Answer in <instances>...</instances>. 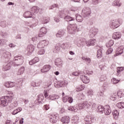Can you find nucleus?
Segmentation results:
<instances>
[{
  "instance_id": "9",
  "label": "nucleus",
  "mask_w": 124,
  "mask_h": 124,
  "mask_svg": "<svg viewBox=\"0 0 124 124\" xmlns=\"http://www.w3.org/2000/svg\"><path fill=\"white\" fill-rule=\"evenodd\" d=\"M50 69H51V66L50 65H45L41 69V72L43 73H45V72H48Z\"/></svg>"
},
{
  "instance_id": "49",
  "label": "nucleus",
  "mask_w": 124,
  "mask_h": 124,
  "mask_svg": "<svg viewBox=\"0 0 124 124\" xmlns=\"http://www.w3.org/2000/svg\"><path fill=\"white\" fill-rule=\"evenodd\" d=\"M68 101L69 103H72L73 102V99L71 97H68Z\"/></svg>"
},
{
  "instance_id": "12",
  "label": "nucleus",
  "mask_w": 124,
  "mask_h": 124,
  "mask_svg": "<svg viewBox=\"0 0 124 124\" xmlns=\"http://www.w3.org/2000/svg\"><path fill=\"white\" fill-rule=\"evenodd\" d=\"M123 52H124V51L123 50V47L122 46L117 48L116 54L114 55V57H117V56H119V55H122Z\"/></svg>"
},
{
  "instance_id": "33",
  "label": "nucleus",
  "mask_w": 124,
  "mask_h": 124,
  "mask_svg": "<svg viewBox=\"0 0 124 124\" xmlns=\"http://www.w3.org/2000/svg\"><path fill=\"white\" fill-rule=\"evenodd\" d=\"M76 20L78 22H82L83 21V17L79 15H76Z\"/></svg>"
},
{
  "instance_id": "11",
  "label": "nucleus",
  "mask_w": 124,
  "mask_h": 124,
  "mask_svg": "<svg viewBox=\"0 0 124 124\" xmlns=\"http://www.w3.org/2000/svg\"><path fill=\"white\" fill-rule=\"evenodd\" d=\"M4 86L6 87V88H13V87H15V82H7L4 84Z\"/></svg>"
},
{
  "instance_id": "25",
  "label": "nucleus",
  "mask_w": 124,
  "mask_h": 124,
  "mask_svg": "<svg viewBox=\"0 0 124 124\" xmlns=\"http://www.w3.org/2000/svg\"><path fill=\"white\" fill-rule=\"evenodd\" d=\"M96 34V31H94V30H91L89 33L90 37H93Z\"/></svg>"
},
{
  "instance_id": "48",
  "label": "nucleus",
  "mask_w": 124,
  "mask_h": 124,
  "mask_svg": "<svg viewBox=\"0 0 124 124\" xmlns=\"http://www.w3.org/2000/svg\"><path fill=\"white\" fill-rule=\"evenodd\" d=\"M45 97L46 98L49 96V93L47 92V91H44V92Z\"/></svg>"
},
{
  "instance_id": "63",
  "label": "nucleus",
  "mask_w": 124,
  "mask_h": 124,
  "mask_svg": "<svg viewBox=\"0 0 124 124\" xmlns=\"http://www.w3.org/2000/svg\"><path fill=\"white\" fill-rule=\"evenodd\" d=\"M54 74H55V75H59V74H60V73L58 71H56L54 72Z\"/></svg>"
},
{
  "instance_id": "19",
  "label": "nucleus",
  "mask_w": 124,
  "mask_h": 124,
  "mask_svg": "<svg viewBox=\"0 0 124 124\" xmlns=\"http://www.w3.org/2000/svg\"><path fill=\"white\" fill-rule=\"evenodd\" d=\"M119 111H118L117 110H114L112 111V115L114 119H115V120H117V119H118L119 117Z\"/></svg>"
},
{
  "instance_id": "26",
  "label": "nucleus",
  "mask_w": 124,
  "mask_h": 124,
  "mask_svg": "<svg viewBox=\"0 0 124 124\" xmlns=\"http://www.w3.org/2000/svg\"><path fill=\"white\" fill-rule=\"evenodd\" d=\"M117 72L118 73L117 75H119V74H120L122 71H124V67H118Z\"/></svg>"
},
{
  "instance_id": "46",
  "label": "nucleus",
  "mask_w": 124,
  "mask_h": 124,
  "mask_svg": "<svg viewBox=\"0 0 124 124\" xmlns=\"http://www.w3.org/2000/svg\"><path fill=\"white\" fill-rule=\"evenodd\" d=\"M33 62H34V63H36V62H39V58L38 57H35L33 59Z\"/></svg>"
},
{
  "instance_id": "51",
  "label": "nucleus",
  "mask_w": 124,
  "mask_h": 124,
  "mask_svg": "<svg viewBox=\"0 0 124 124\" xmlns=\"http://www.w3.org/2000/svg\"><path fill=\"white\" fill-rule=\"evenodd\" d=\"M68 100V97L66 96V97H63L62 100H63V102H66Z\"/></svg>"
},
{
  "instance_id": "15",
  "label": "nucleus",
  "mask_w": 124,
  "mask_h": 124,
  "mask_svg": "<svg viewBox=\"0 0 124 124\" xmlns=\"http://www.w3.org/2000/svg\"><path fill=\"white\" fill-rule=\"evenodd\" d=\"M39 11V8L36 6H34L31 8V12L33 14H36Z\"/></svg>"
},
{
  "instance_id": "31",
  "label": "nucleus",
  "mask_w": 124,
  "mask_h": 124,
  "mask_svg": "<svg viewBox=\"0 0 124 124\" xmlns=\"http://www.w3.org/2000/svg\"><path fill=\"white\" fill-rule=\"evenodd\" d=\"M64 19L67 21V22H70V21H73L74 20V18L73 17H71L70 16H65Z\"/></svg>"
},
{
  "instance_id": "60",
  "label": "nucleus",
  "mask_w": 124,
  "mask_h": 124,
  "mask_svg": "<svg viewBox=\"0 0 124 124\" xmlns=\"http://www.w3.org/2000/svg\"><path fill=\"white\" fill-rule=\"evenodd\" d=\"M86 124H93V122H92V120H91L90 121H86Z\"/></svg>"
},
{
  "instance_id": "40",
  "label": "nucleus",
  "mask_w": 124,
  "mask_h": 124,
  "mask_svg": "<svg viewBox=\"0 0 124 124\" xmlns=\"http://www.w3.org/2000/svg\"><path fill=\"white\" fill-rule=\"evenodd\" d=\"M112 52H113V48L110 47L107 50L106 52V55H109V54H111Z\"/></svg>"
},
{
  "instance_id": "55",
  "label": "nucleus",
  "mask_w": 124,
  "mask_h": 124,
  "mask_svg": "<svg viewBox=\"0 0 124 124\" xmlns=\"http://www.w3.org/2000/svg\"><path fill=\"white\" fill-rule=\"evenodd\" d=\"M86 106H87V108H89V107H90V106H92V102H90L88 103H87Z\"/></svg>"
},
{
  "instance_id": "64",
  "label": "nucleus",
  "mask_w": 124,
  "mask_h": 124,
  "mask_svg": "<svg viewBox=\"0 0 124 124\" xmlns=\"http://www.w3.org/2000/svg\"><path fill=\"white\" fill-rule=\"evenodd\" d=\"M52 7L54 8H55V7H58V5H57V4H53V5H52Z\"/></svg>"
},
{
  "instance_id": "58",
  "label": "nucleus",
  "mask_w": 124,
  "mask_h": 124,
  "mask_svg": "<svg viewBox=\"0 0 124 124\" xmlns=\"http://www.w3.org/2000/svg\"><path fill=\"white\" fill-rule=\"evenodd\" d=\"M9 47H11V48H13V47H15V45L13 44H10L9 45Z\"/></svg>"
},
{
  "instance_id": "28",
  "label": "nucleus",
  "mask_w": 124,
  "mask_h": 124,
  "mask_svg": "<svg viewBox=\"0 0 124 124\" xmlns=\"http://www.w3.org/2000/svg\"><path fill=\"white\" fill-rule=\"evenodd\" d=\"M117 107H118V108L123 109V108H124V102H120L117 103Z\"/></svg>"
},
{
  "instance_id": "4",
  "label": "nucleus",
  "mask_w": 124,
  "mask_h": 124,
  "mask_svg": "<svg viewBox=\"0 0 124 124\" xmlns=\"http://www.w3.org/2000/svg\"><path fill=\"white\" fill-rule=\"evenodd\" d=\"M69 32L72 33L73 31H77V25L76 24H70L67 27Z\"/></svg>"
},
{
  "instance_id": "3",
  "label": "nucleus",
  "mask_w": 124,
  "mask_h": 124,
  "mask_svg": "<svg viewBox=\"0 0 124 124\" xmlns=\"http://www.w3.org/2000/svg\"><path fill=\"white\" fill-rule=\"evenodd\" d=\"M58 121H59V115L58 114L51 115L49 116V122L51 124H56Z\"/></svg>"
},
{
  "instance_id": "21",
  "label": "nucleus",
  "mask_w": 124,
  "mask_h": 124,
  "mask_svg": "<svg viewBox=\"0 0 124 124\" xmlns=\"http://www.w3.org/2000/svg\"><path fill=\"white\" fill-rule=\"evenodd\" d=\"M31 17H32V15H31V12H25L24 14V18H31Z\"/></svg>"
},
{
  "instance_id": "59",
  "label": "nucleus",
  "mask_w": 124,
  "mask_h": 124,
  "mask_svg": "<svg viewBox=\"0 0 124 124\" xmlns=\"http://www.w3.org/2000/svg\"><path fill=\"white\" fill-rule=\"evenodd\" d=\"M92 107H93V108H96V104H93L92 105Z\"/></svg>"
},
{
  "instance_id": "7",
  "label": "nucleus",
  "mask_w": 124,
  "mask_h": 124,
  "mask_svg": "<svg viewBox=\"0 0 124 124\" xmlns=\"http://www.w3.org/2000/svg\"><path fill=\"white\" fill-rule=\"evenodd\" d=\"M47 33V29L44 27L42 28L38 34L39 37H43Z\"/></svg>"
},
{
  "instance_id": "13",
  "label": "nucleus",
  "mask_w": 124,
  "mask_h": 124,
  "mask_svg": "<svg viewBox=\"0 0 124 124\" xmlns=\"http://www.w3.org/2000/svg\"><path fill=\"white\" fill-rule=\"evenodd\" d=\"M61 121L63 124H67L68 123H69V117L67 116L63 117L61 119Z\"/></svg>"
},
{
  "instance_id": "17",
  "label": "nucleus",
  "mask_w": 124,
  "mask_h": 124,
  "mask_svg": "<svg viewBox=\"0 0 124 124\" xmlns=\"http://www.w3.org/2000/svg\"><path fill=\"white\" fill-rule=\"evenodd\" d=\"M112 38L113 39H120L121 38V33L119 32H114L112 35Z\"/></svg>"
},
{
  "instance_id": "20",
  "label": "nucleus",
  "mask_w": 124,
  "mask_h": 124,
  "mask_svg": "<svg viewBox=\"0 0 124 124\" xmlns=\"http://www.w3.org/2000/svg\"><path fill=\"white\" fill-rule=\"evenodd\" d=\"M35 48V47L34 46H33L32 45H30L28 47V51L30 53H32V52H33V51H34Z\"/></svg>"
},
{
  "instance_id": "22",
  "label": "nucleus",
  "mask_w": 124,
  "mask_h": 124,
  "mask_svg": "<svg viewBox=\"0 0 124 124\" xmlns=\"http://www.w3.org/2000/svg\"><path fill=\"white\" fill-rule=\"evenodd\" d=\"M82 12L85 14V15H89L91 13V10L89 8H84L82 10Z\"/></svg>"
},
{
  "instance_id": "44",
  "label": "nucleus",
  "mask_w": 124,
  "mask_h": 124,
  "mask_svg": "<svg viewBox=\"0 0 124 124\" xmlns=\"http://www.w3.org/2000/svg\"><path fill=\"white\" fill-rule=\"evenodd\" d=\"M48 22H49V19H48V18L46 17L43 18V24H47Z\"/></svg>"
},
{
  "instance_id": "56",
  "label": "nucleus",
  "mask_w": 124,
  "mask_h": 124,
  "mask_svg": "<svg viewBox=\"0 0 124 124\" xmlns=\"http://www.w3.org/2000/svg\"><path fill=\"white\" fill-rule=\"evenodd\" d=\"M19 124H24V118H22L21 120H19Z\"/></svg>"
},
{
  "instance_id": "45",
  "label": "nucleus",
  "mask_w": 124,
  "mask_h": 124,
  "mask_svg": "<svg viewBox=\"0 0 124 124\" xmlns=\"http://www.w3.org/2000/svg\"><path fill=\"white\" fill-rule=\"evenodd\" d=\"M48 109H50V106L48 105H45L44 106V109L46 110V111H47V110H48Z\"/></svg>"
},
{
  "instance_id": "34",
  "label": "nucleus",
  "mask_w": 124,
  "mask_h": 124,
  "mask_svg": "<svg viewBox=\"0 0 124 124\" xmlns=\"http://www.w3.org/2000/svg\"><path fill=\"white\" fill-rule=\"evenodd\" d=\"M84 89H85V86L84 85H80V87H78L76 89V91L77 92H81V91H83Z\"/></svg>"
},
{
  "instance_id": "27",
  "label": "nucleus",
  "mask_w": 124,
  "mask_h": 124,
  "mask_svg": "<svg viewBox=\"0 0 124 124\" xmlns=\"http://www.w3.org/2000/svg\"><path fill=\"white\" fill-rule=\"evenodd\" d=\"M69 47V44H68V43H65L61 45V47L62 49H66Z\"/></svg>"
},
{
  "instance_id": "41",
  "label": "nucleus",
  "mask_w": 124,
  "mask_h": 124,
  "mask_svg": "<svg viewBox=\"0 0 124 124\" xmlns=\"http://www.w3.org/2000/svg\"><path fill=\"white\" fill-rule=\"evenodd\" d=\"M38 101H42L44 99V96L42 94H40L38 96Z\"/></svg>"
},
{
  "instance_id": "42",
  "label": "nucleus",
  "mask_w": 124,
  "mask_h": 124,
  "mask_svg": "<svg viewBox=\"0 0 124 124\" xmlns=\"http://www.w3.org/2000/svg\"><path fill=\"white\" fill-rule=\"evenodd\" d=\"M63 34H64V33L62 32V31H59L58 33L56 34V36L57 37H62V36L63 35Z\"/></svg>"
},
{
  "instance_id": "50",
  "label": "nucleus",
  "mask_w": 124,
  "mask_h": 124,
  "mask_svg": "<svg viewBox=\"0 0 124 124\" xmlns=\"http://www.w3.org/2000/svg\"><path fill=\"white\" fill-rule=\"evenodd\" d=\"M65 112V109L64 108H62L61 110L60 111V114H63Z\"/></svg>"
},
{
  "instance_id": "54",
  "label": "nucleus",
  "mask_w": 124,
  "mask_h": 124,
  "mask_svg": "<svg viewBox=\"0 0 124 124\" xmlns=\"http://www.w3.org/2000/svg\"><path fill=\"white\" fill-rule=\"evenodd\" d=\"M34 63H34V62L33 60L29 62V64H30V65H32V64H34Z\"/></svg>"
},
{
  "instance_id": "53",
  "label": "nucleus",
  "mask_w": 124,
  "mask_h": 124,
  "mask_svg": "<svg viewBox=\"0 0 124 124\" xmlns=\"http://www.w3.org/2000/svg\"><path fill=\"white\" fill-rule=\"evenodd\" d=\"M12 114L13 115H16V114H18V109H16L14 110L12 112Z\"/></svg>"
},
{
  "instance_id": "61",
  "label": "nucleus",
  "mask_w": 124,
  "mask_h": 124,
  "mask_svg": "<svg viewBox=\"0 0 124 124\" xmlns=\"http://www.w3.org/2000/svg\"><path fill=\"white\" fill-rule=\"evenodd\" d=\"M6 124H11V121L7 120L6 122Z\"/></svg>"
},
{
  "instance_id": "62",
  "label": "nucleus",
  "mask_w": 124,
  "mask_h": 124,
  "mask_svg": "<svg viewBox=\"0 0 124 124\" xmlns=\"http://www.w3.org/2000/svg\"><path fill=\"white\" fill-rule=\"evenodd\" d=\"M69 54L70 55H74V52H73V51H69Z\"/></svg>"
},
{
  "instance_id": "8",
  "label": "nucleus",
  "mask_w": 124,
  "mask_h": 124,
  "mask_svg": "<svg viewBox=\"0 0 124 124\" xmlns=\"http://www.w3.org/2000/svg\"><path fill=\"white\" fill-rule=\"evenodd\" d=\"M111 108H110V106L107 105L104 107V113L105 115H110L111 114Z\"/></svg>"
},
{
  "instance_id": "10",
  "label": "nucleus",
  "mask_w": 124,
  "mask_h": 124,
  "mask_svg": "<svg viewBox=\"0 0 124 124\" xmlns=\"http://www.w3.org/2000/svg\"><path fill=\"white\" fill-rule=\"evenodd\" d=\"M80 79L84 84H88L90 82V79L86 76L82 75L80 76Z\"/></svg>"
},
{
  "instance_id": "14",
  "label": "nucleus",
  "mask_w": 124,
  "mask_h": 124,
  "mask_svg": "<svg viewBox=\"0 0 124 124\" xmlns=\"http://www.w3.org/2000/svg\"><path fill=\"white\" fill-rule=\"evenodd\" d=\"M11 63H8L7 65H4L2 68L3 71H7L11 68Z\"/></svg>"
},
{
  "instance_id": "2",
  "label": "nucleus",
  "mask_w": 124,
  "mask_h": 124,
  "mask_svg": "<svg viewBox=\"0 0 124 124\" xmlns=\"http://www.w3.org/2000/svg\"><path fill=\"white\" fill-rule=\"evenodd\" d=\"M23 62H24V57L22 56H16L15 57V62H13V64L15 66H17L22 64Z\"/></svg>"
},
{
  "instance_id": "5",
  "label": "nucleus",
  "mask_w": 124,
  "mask_h": 124,
  "mask_svg": "<svg viewBox=\"0 0 124 124\" xmlns=\"http://www.w3.org/2000/svg\"><path fill=\"white\" fill-rule=\"evenodd\" d=\"M120 20H113L111 23L110 27L112 29H117V28L120 26Z\"/></svg>"
},
{
  "instance_id": "37",
  "label": "nucleus",
  "mask_w": 124,
  "mask_h": 124,
  "mask_svg": "<svg viewBox=\"0 0 124 124\" xmlns=\"http://www.w3.org/2000/svg\"><path fill=\"white\" fill-rule=\"evenodd\" d=\"M59 96L55 94H53L51 96H50V98L51 100H55V99H58L59 98Z\"/></svg>"
},
{
  "instance_id": "35",
  "label": "nucleus",
  "mask_w": 124,
  "mask_h": 124,
  "mask_svg": "<svg viewBox=\"0 0 124 124\" xmlns=\"http://www.w3.org/2000/svg\"><path fill=\"white\" fill-rule=\"evenodd\" d=\"M68 109L69 111H72V112H77L78 109L76 108H74L73 107H69L68 108Z\"/></svg>"
},
{
  "instance_id": "23",
  "label": "nucleus",
  "mask_w": 124,
  "mask_h": 124,
  "mask_svg": "<svg viewBox=\"0 0 124 124\" xmlns=\"http://www.w3.org/2000/svg\"><path fill=\"white\" fill-rule=\"evenodd\" d=\"M25 68L24 67H21L17 72V75H21V74H23Z\"/></svg>"
},
{
  "instance_id": "47",
  "label": "nucleus",
  "mask_w": 124,
  "mask_h": 124,
  "mask_svg": "<svg viewBox=\"0 0 124 124\" xmlns=\"http://www.w3.org/2000/svg\"><path fill=\"white\" fill-rule=\"evenodd\" d=\"M66 85H67V83H65L64 81H62L60 83L61 87H64V86H66Z\"/></svg>"
},
{
  "instance_id": "30",
  "label": "nucleus",
  "mask_w": 124,
  "mask_h": 124,
  "mask_svg": "<svg viewBox=\"0 0 124 124\" xmlns=\"http://www.w3.org/2000/svg\"><path fill=\"white\" fill-rule=\"evenodd\" d=\"M82 60H84L85 61V62H86L87 64H89L91 63V59L88 58V57H86L85 56H83L82 57Z\"/></svg>"
},
{
  "instance_id": "32",
  "label": "nucleus",
  "mask_w": 124,
  "mask_h": 124,
  "mask_svg": "<svg viewBox=\"0 0 124 124\" xmlns=\"http://www.w3.org/2000/svg\"><path fill=\"white\" fill-rule=\"evenodd\" d=\"M113 5H117V6H121L122 3L120 2V0H116L113 2Z\"/></svg>"
},
{
  "instance_id": "24",
  "label": "nucleus",
  "mask_w": 124,
  "mask_h": 124,
  "mask_svg": "<svg viewBox=\"0 0 124 124\" xmlns=\"http://www.w3.org/2000/svg\"><path fill=\"white\" fill-rule=\"evenodd\" d=\"M98 112L102 114L104 112V108L103 106H99L98 107Z\"/></svg>"
},
{
  "instance_id": "38",
  "label": "nucleus",
  "mask_w": 124,
  "mask_h": 124,
  "mask_svg": "<svg viewBox=\"0 0 124 124\" xmlns=\"http://www.w3.org/2000/svg\"><path fill=\"white\" fill-rule=\"evenodd\" d=\"M117 94L118 96L120 98H122V97L124 96V93H123V92L121 91H118Z\"/></svg>"
},
{
  "instance_id": "57",
  "label": "nucleus",
  "mask_w": 124,
  "mask_h": 124,
  "mask_svg": "<svg viewBox=\"0 0 124 124\" xmlns=\"http://www.w3.org/2000/svg\"><path fill=\"white\" fill-rule=\"evenodd\" d=\"M16 109L17 110L18 113H20V112L22 111V108H16Z\"/></svg>"
},
{
  "instance_id": "16",
  "label": "nucleus",
  "mask_w": 124,
  "mask_h": 124,
  "mask_svg": "<svg viewBox=\"0 0 124 124\" xmlns=\"http://www.w3.org/2000/svg\"><path fill=\"white\" fill-rule=\"evenodd\" d=\"M87 104H88V102H83V103L78 104V107L80 109H84V108L87 106Z\"/></svg>"
},
{
  "instance_id": "36",
  "label": "nucleus",
  "mask_w": 124,
  "mask_h": 124,
  "mask_svg": "<svg viewBox=\"0 0 124 124\" xmlns=\"http://www.w3.org/2000/svg\"><path fill=\"white\" fill-rule=\"evenodd\" d=\"M113 45H114V41L112 40L108 41L107 44V47H111V46H113Z\"/></svg>"
},
{
  "instance_id": "39",
  "label": "nucleus",
  "mask_w": 124,
  "mask_h": 124,
  "mask_svg": "<svg viewBox=\"0 0 124 124\" xmlns=\"http://www.w3.org/2000/svg\"><path fill=\"white\" fill-rule=\"evenodd\" d=\"M111 82L114 84H118V83H119V82H120V80H118L116 78H113L111 80Z\"/></svg>"
},
{
  "instance_id": "43",
  "label": "nucleus",
  "mask_w": 124,
  "mask_h": 124,
  "mask_svg": "<svg viewBox=\"0 0 124 124\" xmlns=\"http://www.w3.org/2000/svg\"><path fill=\"white\" fill-rule=\"evenodd\" d=\"M45 53V50H44V49H42L41 50H40L38 52V54L39 55H43Z\"/></svg>"
},
{
  "instance_id": "18",
  "label": "nucleus",
  "mask_w": 124,
  "mask_h": 124,
  "mask_svg": "<svg viewBox=\"0 0 124 124\" xmlns=\"http://www.w3.org/2000/svg\"><path fill=\"white\" fill-rule=\"evenodd\" d=\"M96 42V41L95 40V39H93L90 41L89 43H86V44L87 46H93V45H95Z\"/></svg>"
},
{
  "instance_id": "1",
  "label": "nucleus",
  "mask_w": 124,
  "mask_h": 124,
  "mask_svg": "<svg viewBox=\"0 0 124 124\" xmlns=\"http://www.w3.org/2000/svg\"><path fill=\"white\" fill-rule=\"evenodd\" d=\"M9 94V96H5L0 98V107L1 108L7 106L8 102H10L13 99L14 94L11 92Z\"/></svg>"
},
{
  "instance_id": "6",
  "label": "nucleus",
  "mask_w": 124,
  "mask_h": 124,
  "mask_svg": "<svg viewBox=\"0 0 124 124\" xmlns=\"http://www.w3.org/2000/svg\"><path fill=\"white\" fill-rule=\"evenodd\" d=\"M46 45H48L47 41L46 40L41 41L38 44L37 47L39 48V49H42V48H44Z\"/></svg>"
},
{
  "instance_id": "29",
  "label": "nucleus",
  "mask_w": 124,
  "mask_h": 124,
  "mask_svg": "<svg viewBox=\"0 0 124 124\" xmlns=\"http://www.w3.org/2000/svg\"><path fill=\"white\" fill-rule=\"evenodd\" d=\"M102 57V51L101 49H99L97 52V57L98 59L101 58Z\"/></svg>"
},
{
  "instance_id": "52",
  "label": "nucleus",
  "mask_w": 124,
  "mask_h": 124,
  "mask_svg": "<svg viewBox=\"0 0 124 124\" xmlns=\"http://www.w3.org/2000/svg\"><path fill=\"white\" fill-rule=\"evenodd\" d=\"M80 74V73L79 72H75L73 73V75L74 76H78Z\"/></svg>"
}]
</instances>
